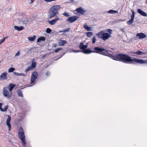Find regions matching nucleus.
<instances>
[{"instance_id":"obj_1","label":"nucleus","mask_w":147,"mask_h":147,"mask_svg":"<svg viewBox=\"0 0 147 147\" xmlns=\"http://www.w3.org/2000/svg\"><path fill=\"white\" fill-rule=\"evenodd\" d=\"M111 58L115 60L121 61L127 64L138 63L142 64L145 63L147 65V59H139L134 57L132 58L131 57L124 54H117L111 56Z\"/></svg>"},{"instance_id":"obj_2","label":"nucleus","mask_w":147,"mask_h":147,"mask_svg":"<svg viewBox=\"0 0 147 147\" xmlns=\"http://www.w3.org/2000/svg\"><path fill=\"white\" fill-rule=\"evenodd\" d=\"M61 8V6L57 5L53 6L49 9V18L50 19L55 16L59 13V9Z\"/></svg>"},{"instance_id":"obj_3","label":"nucleus","mask_w":147,"mask_h":147,"mask_svg":"<svg viewBox=\"0 0 147 147\" xmlns=\"http://www.w3.org/2000/svg\"><path fill=\"white\" fill-rule=\"evenodd\" d=\"M2 94L5 97L9 99L11 97V92L7 88L4 87L3 89Z\"/></svg>"},{"instance_id":"obj_4","label":"nucleus","mask_w":147,"mask_h":147,"mask_svg":"<svg viewBox=\"0 0 147 147\" xmlns=\"http://www.w3.org/2000/svg\"><path fill=\"white\" fill-rule=\"evenodd\" d=\"M38 76V73L35 71L33 72L32 74L30 81L31 84H33L35 80L36 79Z\"/></svg>"},{"instance_id":"obj_5","label":"nucleus","mask_w":147,"mask_h":147,"mask_svg":"<svg viewBox=\"0 0 147 147\" xmlns=\"http://www.w3.org/2000/svg\"><path fill=\"white\" fill-rule=\"evenodd\" d=\"M131 11L132 12V14L131 16V20H129L127 21V23L128 25H131L132 24L134 21V19L135 16V12L133 10H131Z\"/></svg>"},{"instance_id":"obj_6","label":"nucleus","mask_w":147,"mask_h":147,"mask_svg":"<svg viewBox=\"0 0 147 147\" xmlns=\"http://www.w3.org/2000/svg\"><path fill=\"white\" fill-rule=\"evenodd\" d=\"M59 20V18L58 16H57L55 19L51 20H48V22L51 25H53L57 22V21Z\"/></svg>"},{"instance_id":"obj_7","label":"nucleus","mask_w":147,"mask_h":147,"mask_svg":"<svg viewBox=\"0 0 147 147\" xmlns=\"http://www.w3.org/2000/svg\"><path fill=\"white\" fill-rule=\"evenodd\" d=\"M20 131L18 132V136L19 138L21 140L25 138L24 133L23 129L21 127Z\"/></svg>"},{"instance_id":"obj_8","label":"nucleus","mask_w":147,"mask_h":147,"mask_svg":"<svg viewBox=\"0 0 147 147\" xmlns=\"http://www.w3.org/2000/svg\"><path fill=\"white\" fill-rule=\"evenodd\" d=\"M78 17L77 16H73L70 17L66 19L67 21L69 22L70 23H72L76 20L78 19Z\"/></svg>"},{"instance_id":"obj_9","label":"nucleus","mask_w":147,"mask_h":147,"mask_svg":"<svg viewBox=\"0 0 147 147\" xmlns=\"http://www.w3.org/2000/svg\"><path fill=\"white\" fill-rule=\"evenodd\" d=\"M111 36L110 34L107 33H103V32L102 31V38L104 40L108 39Z\"/></svg>"},{"instance_id":"obj_10","label":"nucleus","mask_w":147,"mask_h":147,"mask_svg":"<svg viewBox=\"0 0 147 147\" xmlns=\"http://www.w3.org/2000/svg\"><path fill=\"white\" fill-rule=\"evenodd\" d=\"M11 119V117L9 115H8V117L6 121V124L8 127L9 131H10L11 129V125L10 123Z\"/></svg>"},{"instance_id":"obj_11","label":"nucleus","mask_w":147,"mask_h":147,"mask_svg":"<svg viewBox=\"0 0 147 147\" xmlns=\"http://www.w3.org/2000/svg\"><path fill=\"white\" fill-rule=\"evenodd\" d=\"M76 11L78 13L82 15H83L86 11V10L83 9L81 7L77 8L76 9Z\"/></svg>"},{"instance_id":"obj_12","label":"nucleus","mask_w":147,"mask_h":147,"mask_svg":"<svg viewBox=\"0 0 147 147\" xmlns=\"http://www.w3.org/2000/svg\"><path fill=\"white\" fill-rule=\"evenodd\" d=\"M88 47L87 45H84L82 42H81L79 46L80 49L82 50H84L86 49Z\"/></svg>"},{"instance_id":"obj_13","label":"nucleus","mask_w":147,"mask_h":147,"mask_svg":"<svg viewBox=\"0 0 147 147\" xmlns=\"http://www.w3.org/2000/svg\"><path fill=\"white\" fill-rule=\"evenodd\" d=\"M110 51H108L102 48V55L106 56H108L111 55Z\"/></svg>"},{"instance_id":"obj_14","label":"nucleus","mask_w":147,"mask_h":147,"mask_svg":"<svg viewBox=\"0 0 147 147\" xmlns=\"http://www.w3.org/2000/svg\"><path fill=\"white\" fill-rule=\"evenodd\" d=\"M7 73L5 72L1 74L0 76V79L1 80H5L7 79Z\"/></svg>"},{"instance_id":"obj_15","label":"nucleus","mask_w":147,"mask_h":147,"mask_svg":"<svg viewBox=\"0 0 147 147\" xmlns=\"http://www.w3.org/2000/svg\"><path fill=\"white\" fill-rule=\"evenodd\" d=\"M67 43V42L65 40L60 39L59 40L58 43V45L59 46H63L64 45Z\"/></svg>"},{"instance_id":"obj_16","label":"nucleus","mask_w":147,"mask_h":147,"mask_svg":"<svg viewBox=\"0 0 147 147\" xmlns=\"http://www.w3.org/2000/svg\"><path fill=\"white\" fill-rule=\"evenodd\" d=\"M15 84L12 83H10L9 84V86L6 87L8 88L9 91L11 92L12 91L15 87Z\"/></svg>"},{"instance_id":"obj_17","label":"nucleus","mask_w":147,"mask_h":147,"mask_svg":"<svg viewBox=\"0 0 147 147\" xmlns=\"http://www.w3.org/2000/svg\"><path fill=\"white\" fill-rule=\"evenodd\" d=\"M136 36L137 37H139V38H144L146 37V35L143 33H140L136 34Z\"/></svg>"},{"instance_id":"obj_18","label":"nucleus","mask_w":147,"mask_h":147,"mask_svg":"<svg viewBox=\"0 0 147 147\" xmlns=\"http://www.w3.org/2000/svg\"><path fill=\"white\" fill-rule=\"evenodd\" d=\"M94 49L95 51H93V53H96L101 54V48L96 47L94 48Z\"/></svg>"},{"instance_id":"obj_19","label":"nucleus","mask_w":147,"mask_h":147,"mask_svg":"<svg viewBox=\"0 0 147 147\" xmlns=\"http://www.w3.org/2000/svg\"><path fill=\"white\" fill-rule=\"evenodd\" d=\"M137 12L143 16H147V13L143 11L141 9H137Z\"/></svg>"},{"instance_id":"obj_20","label":"nucleus","mask_w":147,"mask_h":147,"mask_svg":"<svg viewBox=\"0 0 147 147\" xmlns=\"http://www.w3.org/2000/svg\"><path fill=\"white\" fill-rule=\"evenodd\" d=\"M28 22L27 18H23L20 19V22H22L23 24H25V25L28 24Z\"/></svg>"},{"instance_id":"obj_21","label":"nucleus","mask_w":147,"mask_h":147,"mask_svg":"<svg viewBox=\"0 0 147 147\" xmlns=\"http://www.w3.org/2000/svg\"><path fill=\"white\" fill-rule=\"evenodd\" d=\"M82 52L85 54H88L93 53V51L89 49H86L83 51H82Z\"/></svg>"},{"instance_id":"obj_22","label":"nucleus","mask_w":147,"mask_h":147,"mask_svg":"<svg viewBox=\"0 0 147 147\" xmlns=\"http://www.w3.org/2000/svg\"><path fill=\"white\" fill-rule=\"evenodd\" d=\"M14 28L15 29L19 31H21L24 29V27L23 26H14Z\"/></svg>"},{"instance_id":"obj_23","label":"nucleus","mask_w":147,"mask_h":147,"mask_svg":"<svg viewBox=\"0 0 147 147\" xmlns=\"http://www.w3.org/2000/svg\"><path fill=\"white\" fill-rule=\"evenodd\" d=\"M46 39V38L44 36H41L38 38L37 40V42H40L41 41H44Z\"/></svg>"},{"instance_id":"obj_24","label":"nucleus","mask_w":147,"mask_h":147,"mask_svg":"<svg viewBox=\"0 0 147 147\" xmlns=\"http://www.w3.org/2000/svg\"><path fill=\"white\" fill-rule=\"evenodd\" d=\"M35 59H33L32 61L31 65L30 66L33 69H34L36 65V62L34 61Z\"/></svg>"},{"instance_id":"obj_25","label":"nucleus","mask_w":147,"mask_h":147,"mask_svg":"<svg viewBox=\"0 0 147 147\" xmlns=\"http://www.w3.org/2000/svg\"><path fill=\"white\" fill-rule=\"evenodd\" d=\"M13 74L15 76H25V75L24 74V73H19L16 72H13Z\"/></svg>"},{"instance_id":"obj_26","label":"nucleus","mask_w":147,"mask_h":147,"mask_svg":"<svg viewBox=\"0 0 147 147\" xmlns=\"http://www.w3.org/2000/svg\"><path fill=\"white\" fill-rule=\"evenodd\" d=\"M133 54L136 55H143L144 53L141 51H138L136 52H134L133 53Z\"/></svg>"},{"instance_id":"obj_27","label":"nucleus","mask_w":147,"mask_h":147,"mask_svg":"<svg viewBox=\"0 0 147 147\" xmlns=\"http://www.w3.org/2000/svg\"><path fill=\"white\" fill-rule=\"evenodd\" d=\"M84 28L87 31H92V28L90 27H89L86 25L84 26Z\"/></svg>"},{"instance_id":"obj_28","label":"nucleus","mask_w":147,"mask_h":147,"mask_svg":"<svg viewBox=\"0 0 147 147\" xmlns=\"http://www.w3.org/2000/svg\"><path fill=\"white\" fill-rule=\"evenodd\" d=\"M17 94L18 96L19 97H21L22 98L23 97L22 92L20 90H18L17 92Z\"/></svg>"},{"instance_id":"obj_29","label":"nucleus","mask_w":147,"mask_h":147,"mask_svg":"<svg viewBox=\"0 0 147 147\" xmlns=\"http://www.w3.org/2000/svg\"><path fill=\"white\" fill-rule=\"evenodd\" d=\"M87 36L88 37H90L93 35V33L92 32H88L86 33Z\"/></svg>"},{"instance_id":"obj_30","label":"nucleus","mask_w":147,"mask_h":147,"mask_svg":"<svg viewBox=\"0 0 147 147\" xmlns=\"http://www.w3.org/2000/svg\"><path fill=\"white\" fill-rule=\"evenodd\" d=\"M36 36L34 35L32 37H29L28 38L29 40L30 41H33L36 38Z\"/></svg>"},{"instance_id":"obj_31","label":"nucleus","mask_w":147,"mask_h":147,"mask_svg":"<svg viewBox=\"0 0 147 147\" xmlns=\"http://www.w3.org/2000/svg\"><path fill=\"white\" fill-rule=\"evenodd\" d=\"M108 13L111 14H114L118 13V11H117L114 10H111L108 11Z\"/></svg>"},{"instance_id":"obj_32","label":"nucleus","mask_w":147,"mask_h":147,"mask_svg":"<svg viewBox=\"0 0 147 147\" xmlns=\"http://www.w3.org/2000/svg\"><path fill=\"white\" fill-rule=\"evenodd\" d=\"M22 141V145L24 147L25 146L26 144V142L25 140V139L24 138L23 139H21Z\"/></svg>"},{"instance_id":"obj_33","label":"nucleus","mask_w":147,"mask_h":147,"mask_svg":"<svg viewBox=\"0 0 147 147\" xmlns=\"http://www.w3.org/2000/svg\"><path fill=\"white\" fill-rule=\"evenodd\" d=\"M15 69L14 68L11 67L9 69L8 71L9 73H11L13 72L15 70Z\"/></svg>"},{"instance_id":"obj_34","label":"nucleus","mask_w":147,"mask_h":147,"mask_svg":"<svg viewBox=\"0 0 147 147\" xmlns=\"http://www.w3.org/2000/svg\"><path fill=\"white\" fill-rule=\"evenodd\" d=\"M70 31V28H68L67 29H63L61 31V32H69Z\"/></svg>"},{"instance_id":"obj_35","label":"nucleus","mask_w":147,"mask_h":147,"mask_svg":"<svg viewBox=\"0 0 147 147\" xmlns=\"http://www.w3.org/2000/svg\"><path fill=\"white\" fill-rule=\"evenodd\" d=\"M33 69L30 66L26 69L25 72H27L30 71L32 70Z\"/></svg>"},{"instance_id":"obj_36","label":"nucleus","mask_w":147,"mask_h":147,"mask_svg":"<svg viewBox=\"0 0 147 147\" xmlns=\"http://www.w3.org/2000/svg\"><path fill=\"white\" fill-rule=\"evenodd\" d=\"M8 109V106H5L4 107L3 109L2 108V110L1 111L3 112L6 111H7Z\"/></svg>"},{"instance_id":"obj_37","label":"nucleus","mask_w":147,"mask_h":147,"mask_svg":"<svg viewBox=\"0 0 147 147\" xmlns=\"http://www.w3.org/2000/svg\"><path fill=\"white\" fill-rule=\"evenodd\" d=\"M62 14L63 16L67 17H69L70 16L69 14L68 13H67L66 11H65L64 13H63Z\"/></svg>"},{"instance_id":"obj_38","label":"nucleus","mask_w":147,"mask_h":147,"mask_svg":"<svg viewBox=\"0 0 147 147\" xmlns=\"http://www.w3.org/2000/svg\"><path fill=\"white\" fill-rule=\"evenodd\" d=\"M51 30L49 28H47L46 31V32L47 33H50L51 32Z\"/></svg>"},{"instance_id":"obj_39","label":"nucleus","mask_w":147,"mask_h":147,"mask_svg":"<svg viewBox=\"0 0 147 147\" xmlns=\"http://www.w3.org/2000/svg\"><path fill=\"white\" fill-rule=\"evenodd\" d=\"M62 49V48H58L57 49H55V50L54 52L56 53H57L58 51L61 50Z\"/></svg>"},{"instance_id":"obj_40","label":"nucleus","mask_w":147,"mask_h":147,"mask_svg":"<svg viewBox=\"0 0 147 147\" xmlns=\"http://www.w3.org/2000/svg\"><path fill=\"white\" fill-rule=\"evenodd\" d=\"M67 51L69 53L74 52V50L72 49H67Z\"/></svg>"},{"instance_id":"obj_41","label":"nucleus","mask_w":147,"mask_h":147,"mask_svg":"<svg viewBox=\"0 0 147 147\" xmlns=\"http://www.w3.org/2000/svg\"><path fill=\"white\" fill-rule=\"evenodd\" d=\"M96 37L95 36H94L92 38V43L93 44H94L95 43L96 41Z\"/></svg>"},{"instance_id":"obj_42","label":"nucleus","mask_w":147,"mask_h":147,"mask_svg":"<svg viewBox=\"0 0 147 147\" xmlns=\"http://www.w3.org/2000/svg\"><path fill=\"white\" fill-rule=\"evenodd\" d=\"M19 115L21 116V118L23 119L24 118L25 115L24 114L19 113Z\"/></svg>"},{"instance_id":"obj_43","label":"nucleus","mask_w":147,"mask_h":147,"mask_svg":"<svg viewBox=\"0 0 147 147\" xmlns=\"http://www.w3.org/2000/svg\"><path fill=\"white\" fill-rule=\"evenodd\" d=\"M107 32L109 33L108 34H110L111 35V34L112 32V30L111 29H107Z\"/></svg>"},{"instance_id":"obj_44","label":"nucleus","mask_w":147,"mask_h":147,"mask_svg":"<svg viewBox=\"0 0 147 147\" xmlns=\"http://www.w3.org/2000/svg\"><path fill=\"white\" fill-rule=\"evenodd\" d=\"M45 75L47 77H48L50 75V72L47 71L46 72Z\"/></svg>"},{"instance_id":"obj_45","label":"nucleus","mask_w":147,"mask_h":147,"mask_svg":"<svg viewBox=\"0 0 147 147\" xmlns=\"http://www.w3.org/2000/svg\"><path fill=\"white\" fill-rule=\"evenodd\" d=\"M20 54V53L19 51H18L17 52V53L15 55V57H16L17 56H18Z\"/></svg>"},{"instance_id":"obj_46","label":"nucleus","mask_w":147,"mask_h":147,"mask_svg":"<svg viewBox=\"0 0 147 147\" xmlns=\"http://www.w3.org/2000/svg\"><path fill=\"white\" fill-rule=\"evenodd\" d=\"M45 1L47 2H51L52 1H54L56 0H44Z\"/></svg>"},{"instance_id":"obj_47","label":"nucleus","mask_w":147,"mask_h":147,"mask_svg":"<svg viewBox=\"0 0 147 147\" xmlns=\"http://www.w3.org/2000/svg\"><path fill=\"white\" fill-rule=\"evenodd\" d=\"M97 35L99 38H101V36H100V35H101V31L99 32Z\"/></svg>"},{"instance_id":"obj_48","label":"nucleus","mask_w":147,"mask_h":147,"mask_svg":"<svg viewBox=\"0 0 147 147\" xmlns=\"http://www.w3.org/2000/svg\"><path fill=\"white\" fill-rule=\"evenodd\" d=\"M28 50L27 51V52H26V53L27 55H28L30 53L29 52H30L31 51V49H28Z\"/></svg>"},{"instance_id":"obj_49","label":"nucleus","mask_w":147,"mask_h":147,"mask_svg":"<svg viewBox=\"0 0 147 147\" xmlns=\"http://www.w3.org/2000/svg\"><path fill=\"white\" fill-rule=\"evenodd\" d=\"M74 51H74V53H78V52H82V51H80V50H74Z\"/></svg>"},{"instance_id":"obj_50","label":"nucleus","mask_w":147,"mask_h":147,"mask_svg":"<svg viewBox=\"0 0 147 147\" xmlns=\"http://www.w3.org/2000/svg\"><path fill=\"white\" fill-rule=\"evenodd\" d=\"M2 104L1 103H0V110L1 111L2 110H1L2 108Z\"/></svg>"},{"instance_id":"obj_51","label":"nucleus","mask_w":147,"mask_h":147,"mask_svg":"<svg viewBox=\"0 0 147 147\" xmlns=\"http://www.w3.org/2000/svg\"><path fill=\"white\" fill-rule=\"evenodd\" d=\"M73 1H74V0H70L69 1L66 2L65 3H70L72 2Z\"/></svg>"},{"instance_id":"obj_52","label":"nucleus","mask_w":147,"mask_h":147,"mask_svg":"<svg viewBox=\"0 0 147 147\" xmlns=\"http://www.w3.org/2000/svg\"><path fill=\"white\" fill-rule=\"evenodd\" d=\"M65 54V53H64L61 56H58V57H59L57 59H60V58H61L64 54Z\"/></svg>"},{"instance_id":"obj_53","label":"nucleus","mask_w":147,"mask_h":147,"mask_svg":"<svg viewBox=\"0 0 147 147\" xmlns=\"http://www.w3.org/2000/svg\"><path fill=\"white\" fill-rule=\"evenodd\" d=\"M57 46V45L56 44H54L53 45V47L54 48H55Z\"/></svg>"},{"instance_id":"obj_54","label":"nucleus","mask_w":147,"mask_h":147,"mask_svg":"<svg viewBox=\"0 0 147 147\" xmlns=\"http://www.w3.org/2000/svg\"><path fill=\"white\" fill-rule=\"evenodd\" d=\"M5 38H4L3 39L1 40V41L2 42H3L5 40Z\"/></svg>"},{"instance_id":"obj_55","label":"nucleus","mask_w":147,"mask_h":147,"mask_svg":"<svg viewBox=\"0 0 147 147\" xmlns=\"http://www.w3.org/2000/svg\"><path fill=\"white\" fill-rule=\"evenodd\" d=\"M5 38H4L3 39L1 40V41L2 42H3L5 40Z\"/></svg>"},{"instance_id":"obj_56","label":"nucleus","mask_w":147,"mask_h":147,"mask_svg":"<svg viewBox=\"0 0 147 147\" xmlns=\"http://www.w3.org/2000/svg\"><path fill=\"white\" fill-rule=\"evenodd\" d=\"M34 1V0H31L30 3H32Z\"/></svg>"},{"instance_id":"obj_57","label":"nucleus","mask_w":147,"mask_h":147,"mask_svg":"<svg viewBox=\"0 0 147 147\" xmlns=\"http://www.w3.org/2000/svg\"><path fill=\"white\" fill-rule=\"evenodd\" d=\"M2 43V42H1V40H0V45Z\"/></svg>"},{"instance_id":"obj_58","label":"nucleus","mask_w":147,"mask_h":147,"mask_svg":"<svg viewBox=\"0 0 147 147\" xmlns=\"http://www.w3.org/2000/svg\"><path fill=\"white\" fill-rule=\"evenodd\" d=\"M35 84V83H34V84L33 85H34V84Z\"/></svg>"},{"instance_id":"obj_59","label":"nucleus","mask_w":147,"mask_h":147,"mask_svg":"<svg viewBox=\"0 0 147 147\" xmlns=\"http://www.w3.org/2000/svg\"><path fill=\"white\" fill-rule=\"evenodd\" d=\"M146 4H147V0H146Z\"/></svg>"}]
</instances>
